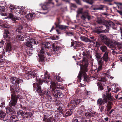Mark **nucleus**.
Returning a JSON list of instances; mask_svg holds the SVG:
<instances>
[{"instance_id":"nucleus-1","label":"nucleus","mask_w":122,"mask_h":122,"mask_svg":"<svg viewBox=\"0 0 122 122\" xmlns=\"http://www.w3.org/2000/svg\"><path fill=\"white\" fill-rule=\"evenodd\" d=\"M82 64L80 65V70L78 75L77 78L80 80H81L82 76L84 77V80L85 81L90 82L91 80H95L96 76H91L87 75L86 72H88V62L87 59L86 58L83 57L82 60Z\"/></svg>"},{"instance_id":"nucleus-2","label":"nucleus","mask_w":122,"mask_h":122,"mask_svg":"<svg viewBox=\"0 0 122 122\" xmlns=\"http://www.w3.org/2000/svg\"><path fill=\"white\" fill-rule=\"evenodd\" d=\"M110 94H102V98L99 99L97 101V105L99 106H103L105 104V103H107L106 107L107 108V111H109L112 108L113 106L112 102L113 101V98H111Z\"/></svg>"},{"instance_id":"nucleus-3","label":"nucleus","mask_w":122,"mask_h":122,"mask_svg":"<svg viewBox=\"0 0 122 122\" xmlns=\"http://www.w3.org/2000/svg\"><path fill=\"white\" fill-rule=\"evenodd\" d=\"M45 81L46 82V80H45L44 79L39 80L37 81V83H34L33 84V86L34 88V90L36 89V92L38 93L39 94L42 96L44 95H46L48 94V91H46L45 89H41V86L43 82H45Z\"/></svg>"},{"instance_id":"nucleus-4","label":"nucleus","mask_w":122,"mask_h":122,"mask_svg":"<svg viewBox=\"0 0 122 122\" xmlns=\"http://www.w3.org/2000/svg\"><path fill=\"white\" fill-rule=\"evenodd\" d=\"M97 22L98 24L103 25L105 27H106L107 30L105 29L104 30V32H107L109 30L110 27H112L114 25L113 23L110 20H105L104 19L101 17H98L97 20Z\"/></svg>"},{"instance_id":"nucleus-5","label":"nucleus","mask_w":122,"mask_h":122,"mask_svg":"<svg viewBox=\"0 0 122 122\" xmlns=\"http://www.w3.org/2000/svg\"><path fill=\"white\" fill-rule=\"evenodd\" d=\"M98 38L100 39L102 42H103L108 47L111 48H115V44L110 39L103 34L99 35Z\"/></svg>"},{"instance_id":"nucleus-6","label":"nucleus","mask_w":122,"mask_h":122,"mask_svg":"<svg viewBox=\"0 0 122 122\" xmlns=\"http://www.w3.org/2000/svg\"><path fill=\"white\" fill-rule=\"evenodd\" d=\"M55 85L54 83L51 84L50 86V91L54 97L56 98H62L63 95L61 91L56 89Z\"/></svg>"},{"instance_id":"nucleus-7","label":"nucleus","mask_w":122,"mask_h":122,"mask_svg":"<svg viewBox=\"0 0 122 122\" xmlns=\"http://www.w3.org/2000/svg\"><path fill=\"white\" fill-rule=\"evenodd\" d=\"M20 96L15 94L11 95L10 101L9 103V106L10 107H15L17 102V100Z\"/></svg>"},{"instance_id":"nucleus-8","label":"nucleus","mask_w":122,"mask_h":122,"mask_svg":"<svg viewBox=\"0 0 122 122\" xmlns=\"http://www.w3.org/2000/svg\"><path fill=\"white\" fill-rule=\"evenodd\" d=\"M83 9L82 8L78 9L77 11V14H81L82 15L81 16V18L83 20H85L86 19H87L88 20H90L91 17L88 13L86 11L83 12Z\"/></svg>"},{"instance_id":"nucleus-9","label":"nucleus","mask_w":122,"mask_h":122,"mask_svg":"<svg viewBox=\"0 0 122 122\" xmlns=\"http://www.w3.org/2000/svg\"><path fill=\"white\" fill-rule=\"evenodd\" d=\"M25 78L28 79H30L31 78H35L36 81L37 82L38 80H41L40 78H39L38 76H37L36 73L34 71H29L28 73H26L25 75Z\"/></svg>"},{"instance_id":"nucleus-10","label":"nucleus","mask_w":122,"mask_h":122,"mask_svg":"<svg viewBox=\"0 0 122 122\" xmlns=\"http://www.w3.org/2000/svg\"><path fill=\"white\" fill-rule=\"evenodd\" d=\"M46 51L44 48L41 47L38 55L39 62H43L44 61V59L46 57Z\"/></svg>"},{"instance_id":"nucleus-11","label":"nucleus","mask_w":122,"mask_h":122,"mask_svg":"<svg viewBox=\"0 0 122 122\" xmlns=\"http://www.w3.org/2000/svg\"><path fill=\"white\" fill-rule=\"evenodd\" d=\"M10 81L14 85H19L20 84L22 83L23 80L19 78L15 77H11L10 79Z\"/></svg>"},{"instance_id":"nucleus-12","label":"nucleus","mask_w":122,"mask_h":122,"mask_svg":"<svg viewBox=\"0 0 122 122\" xmlns=\"http://www.w3.org/2000/svg\"><path fill=\"white\" fill-rule=\"evenodd\" d=\"M96 46L98 48H99L100 46V49L102 52L105 53L106 52H107V48L104 45H102V42L101 41H96Z\"/></svg>"},{"instance_id":"nucleus-13","label":"nucleus","mask_w":122,"mask_h":122,"mask_svg":"<svg viewBox=\"0 0 122 122\" xmlns=\"http://www.w3.org/2000/svg\"><path fill=\"white\" fill-rule=\"evenodd\" d=\"M10 88L11 91L15 92L18 93L21 91L19 87V85L13 86L10 85Z\"/></svg>"},{"instance_id":"nucleus-14","label":"nucleus","mask_w":122,"mask_h":122,"mask_svg":"<svg viewBox=\"0 0 122 122\" xmlns=\"http://www.w3.org/2000/svg\"><path fill=\"white\" fill-rule=\"evenodd\" d=\"M0 116L1 120H3L4 121H5L9 119V117L8 115L1 110L0 112Z\"/></svg>"},{"instance_id":"nucleus-15","label":"nucleus","mask_w":122,"mask_h":122,"mask_svg":"<svg viewBox=\"0 0 122 122\" xmlns=\"http://www.w3.org/2000/svg\"><path fill=\"white\" fill-rule=\"evenodd\" d=\"M25 112L22 110H18L17 113V118L19 120H21L23 119Z\"/></svg>"},{"instance_id":"nucleus-16","label":"nucleus","mask_w":122,"mask_h":122,"mask_svg":"<svg viewBox=\"0 0 122 122\" xmlns=\"http://www.w3.org/2000/svg\"><path fill=\"white\" fill-rule=\"evenodd\" d=\"M57 19L58 21V22L57 23H55V25L56 26V27H58L61 30H65L68 27V26L63 25H59L60 23L59 19L58 18H57Z\"/></svg>"},{"instance_id":"nucleus-17","label":"nucleus","mask_w":122,"mask_h":122,"mask_svg":"<svg viewBox=\"0 0 122 122\" xmlns=\"http://www.w3.org/2000/svg\"><path fill=\"white\" fill-rule=\"evenodd\" d=\"M95 113L96 112L93 111L87 112L85 113V116L86 118H91L95 116Z\"/></svg>"},{"instance_id":"nucleus-18","label":"nucleus","mask_w":122,"mask_h":122,"mask_svg":"<svg viewBox=\"0 0 122 122\" xmlns=\"http://www.w3.org/2000/svg\"><path fill=\"white\" fill-rule=\"evenodd\" d=\"M105 28L103 26H100L96 28L94 30L95 32L99 34L102 32Z\"/></svg>"},{"instance_id":"nucleus-19","label":"nucleus","mask_w":122,"mask_h":122,"mask_svg":"<svg viewBox=\"0 0 122 122\" xmlns=\"http://www.w3.org/2000/svg\"><path fill=\"white\" fill-rule=\"evenodd\" d=\"M76 102L75 100H72L71 101L70 103H68V106L69 108L73 109L77 106Z\"/></svg>"},{"instance_id":"nucleus-20","label":"nucleus","mask_w":122,"mask_h":122,"mask_svg":"<svg viewBox=\"0 0 122 122\" xmlns=\"http://www.w3.org/2000/svg\"><path fill=\"white\" fill-rule=\"evenodd\" d=\"M33 114L31 112H26L25 113L24 116H23V118H26L29 119L32 118L33 117Z\"/></svg>"},{"instance_id":"nucleus-21","label":"nucleus","mask_w":122,"mask_h":122,"mask_svg":"<svg viewBox=\"0 0 122 122\" xmlns=\"http://www.w3.org/2000/svg\"><path fill=\"white\" fill-rule=\"evenodd\" d=\"M104 8V5H96L92 6L93 9L94 10H103Z\"/></svg>"},{"instance_id":"nucleus-22","label":"nucleus","mask_w":122,"mask_h":122,"mask_svg":"<svg viewBox=\"0 0 122 122\" xmlns=\"http://www.w3.org/2000/svg\"><path fill=\"white\" fill-rule=\"evenodd\" d=\"M73 110L72 109H71L67 111L65 114H63V116L65 117H67L68 116H71L73 113Z\"/></svg>"},{"instance_id":"nucleus-23","label":"nucleus","mask_w":122,"mask_h":122,"mask_svg":"<svg viewBox=\"0 0 122 122\" xmlns=\"http://www.w3.org/2000/svg\"><path fill=\"white\" fill-rule=\"evenodd\" d=\"M52 48L53 49V51H52V54H56V51H57L59 50L60 48V47L58 46L55 45V44H53L52 45Z\"/></svg>"},{"instance_id":"nucleus-24","label":"nucleus","mask_w":122,"mask_h":122,"mask_svg":"<svg viewBox=\"0 0 122 122\" xmlns=\"http://www.w3.org/2000/svg\"><path fill=\"white\" fill-rule=\"evenodd\" d=\"M102 58L105 62H107L108 61L109 58L108 56V52H106L103 54Z\"/></svg>"},{"instance_id":"nucleus-25","label":"nucleus","mask_w":122,"mask_h":122,"mask_svg":"<svg viewBox=\"0 0 122 122\" xmlns=\"http://www.w3.org/2000/svg\"><path fill=\"white\" fill-rule=\"evenodd\" d=\"M43 120L45 122H53V121L54 122L55 121V120L51 117H44Z\"/></svg>"},{"instance_id":"nucleus-26","label":"nucleus","mask_w":122,"mask_h":122,"mask_svg":"<svg viewBox=\"0 0 122 122\" xmlns=\"http://www.w3.org/2000/svg\"><path fill=\"white\" fill-rule=\"evenodd\" d=\"M53 83H54L55 85H56L55 86H56L55 87H56V89H63L64 88V87L60 85L59 84H58L57 82L52 81L51 82V84H52Z\"/></svg>"},{"instance_id":"nucleus-27","label":"nucleus","mask_w":122,"mask_h":122,"mask_svg":"<svg viewBox=\"0 0 122 122\" xmlns=\"http://www.w3.org/2000/svg\"><path fill=\"white\" fill-rule=\"evenodd\" d=\"M5 8L3 6H0V12L1 15L2 16H5L6 15L5 12Z\"/></svg>"},{"instance_id":"nucleus-28","label":"nucleus","mask_w":122,"mask_h":122,"mask_svg":"<svg viewBox=\"0 0 122 122\" xmlns=\"http://www.w3.org/2000/svg\"><path fill=\"white\" fill-rule=\"evenodd\" d=\"M35 16V14L34 13H29L26 15V17L28 19H33Z\"/></svg>"},{"instance_id":"nucleus-29","label":"nucleus","mask_w":122,"mask_h":122,"mask_svg":"<svg viewBox=\"0 0 122 122\" xmlns=\"http://www.w3.org/2000/svg\"><path fill=\"white\" fill-rule=\"evenodd\" d=\"M80 39L82 41L86 42H89L90 43L92 42V40L91 41L90 39H89L88 38H87L84 36H81L80 37Z\"/></svg>"},{"instance_id":"nucleus-30","label":"nucleus","mask_w":122,"mask_h":122,"mask_svg":"<svg viewBox=\"0 0 122 122\" xmlns=\"http://www.w3.org/2000/svg\"><path fill=\"white\" fill-rule=\"evenodd\" d=\"M10 34L8 30H6L4 32V33L3 35L4 38H7L8 39V41H10V36L8 35V34Z\"/></svg>"},{"instance_id":"nucleus-31","label":"nucleus","mask_w":122,"mask_h":122,"mask_svg":"<svg viewBox=\"0 0 122 122\" xmlns=\"http://www.w3.org/2000/svg\"><path fill=\"white\" fill-rule=\"evenodd\" d=\"M12 48L11 45L10 43H7L6 45V50L7 52L11 51Z\"/></svg>"},{"instance_id":"nucleus-32","label":"nucleus","mask_w":122,"mask_h":122,"mask_svg":"<svg viewBox=\"0 0 122 122\" xmlns=\"http://www.w3.org/2000/svg\"><path fill=\"white\" fill-rule=\"evenodd\" d=\"M23 29V27L21 25L19 26L17 28L16 31L17 33L18 32V33L20 34L22 33V30Z\"/></svg>"},{"instance_id":"nucleus-33","label":"nucleus","mask_w":122,"mask_h":122,"mask_svg":"<svg viewBox=\"0 0 122 122\" xmlns=\"http://www.w3.org/2000/svg\"><path fill=\"white\" fill-rule=\"evenodd\" d=\"M14 108L10 107H8L6 108V109L10 112V113L12 114H15V112L14 109L13 108Z\"/></svg>"},{"instance_id":"nucleus-34","label":"nucleus","mask_w":122,"mask_h":122,"mask_svg":"<svg viewBox=\"0 0 122 122\" xmlns=\"http://www.w3.org/2000/svg\"><path fill=\"white\" fill-rule=\"evenodd\" d=\"M97 85L98 86V89L99 91H102L103 90V87L102 83L98 82L97 83Z\"/></svg>"},{"instance_id":"nucleus-35","label":"nucleus","mask_w":122,"mask_h":122,"mask_svg":"<svg viewBox=\"0 0 122 122\" xmlns=\"http://www.w3.org/2000/svg\"><path fill=\"white\" fill-rule=\"evenodd\" d=\"M16 38L18 41H23L24 39V37L20 35H18Z\"/></svg>"},{"instance_id":"nucleus-36","label":"nucleus","mask_w":122,"mask_h":122,"mask_svg":"<svg viewBox=\"0 0 122 122\" xmlns=\"http://www.w3.org/2000/svg\"><path fill=\"white\" fill-rule=\"evenodd\" d=\"M75 45L74 47L76 49L77 47H80L82 46L80 42H78L77 41H76L75 42Z\"/></svg>"},{"instance_id":"nucleus-37","label":"nucleus","mask_w":122,"mask_h":122,"mask_svg":"<svg viewBox=\"0 0 122 122\" xmlns=\"http://www.w3.org/2000/svg\"><path fill=\"white\" fill-rule=\"evenodd\" d=\"M0 26L2 27H6V25L4 21H0Z\"/></svg>"},{"instance_id":"nucleus-38","label":"nucleus","mask_w":122,"mask_h":122,"mask_svg":"<svg viewBox=\"0 0 122 122\" xmlns=\"http://www.w3.org/2000/svg\"><path fill=\"white\" fill-rule=\"evenodd\" d=\"M57 110L58 112L62 114L63 115V114L64 113L63 112V109L62 108L61 106H59L57 109Z\"/></svg>"},{"instance_id":"nucleus-39","label":"nucleus","mask_w":122,"mask_h":122,"mask_svg":"<svg viewBox=\"0 0 122 122\" xmlns=\"http://www.w3.org/2000/svg\"><path fill=\"white\" fill-rule=\"evenodd\" d=\"M27 10L22 9L21 11L19 13H20V14L23 15H24L26 14L27 13Z\"/></svg>"},{"instance_id":"nucleus-40","label":"nucleus","mask_w":122,"mask_h":122,"mask_svg":"<svg viewBox=\"0 0 122 122\" xmlns=\"http://www.w3.org/2000/svg\"><path fill=\"white\" fill-rule=\"evenodd\" d=\"M99 66H102L103 63V61L102 60V58L97 60Z\"/></svg>"},{"instance_id":"nucleus-41","label":"nucleus","mask_w":122,"mask_h":122,"mask_svg":"<svg viewBox=\"0 0 122 122\" xmlns=\"http://www.w3.org/2000/svg\"><path fill=\"white\" fill-rule=\"evenodd\" d=\"M115 43V45H117V46L118 47V48L119 49H120L121 48H122V43H116L115 42H113Z\"/></svg>"},{"instance_id":"nucleus-42","label":"nucleus","mask_w":122,"mask_h":122,"mask_svg":"<svg viewBox=\"0 0 122 122\" xmlns=\"http://www.w3.org/2000/svg\"><path fill=\"white\" fill-rule=\"evenodd\" d=\"M107 88L108 89V91H106V93H105V95H106L107 94H110L111 95V98H113L112 97H113L111 95V94L110 93H109L111 91V88L110 87H109V86H107Z\"/></svg>"},{"instance_id":"nucleus-43","label":"nucleus","mask_w":122,"mask_h":122,"mask_svg":"<svg viewBox=\"0 0 122 122\" xmlns=\"http://www.w3.org/2000/svg\"><path fill=\"white\" fill-rule=\"evenodd\" d=\"M101 54L99 53L96 52L95 53V56L96 57V58L98 59L101 58Z\"/></svg>"},{"instance_id":"nucleus-44","label":"nucleus","mask_w":122,"mask_h":122,"mask_svg":"<svg viewBox=\"0 0 122 122\" xmlns=\"http://www.w3.org/2000/svg\"><path fill=\"white\" fill-rule=\"evenodd\" d=\"M51 45L49 42H47L45 44V47L47 48H51Z\"/></svg>"},{"instance_id":"nucleus-45","label":"nucleus","mask_w":122,"mask_h":122,"mask_svg":"<svg viewBox=\"0 0 122 122\" xmlns=\"http://www.w3.org/2000/svg\"><path fill=\"white\" fill-rule=\"evenodd\" d=\"M25 45L27 47H31L32 48V45L31 43L29 41H28L25 44Z\"/></svg>"},{"instance_id":"nucleus-46","label":"nucleus","mask_w":122,"mask_h":122,"mask_svg":"<svg viewBox=\"0 0 122 122\" xmlns=\"http://www.w3.org/2000/svg\"><path fill=\"white\" fill-rule=\"evenodd\" d=\"M50 93V92L48 91V95H46V96L47 97V98L48 99V100L50 101H51L52 97L49 94Z\"/></svg>"},{"instance_id":"nucleus-47","label":"nucleus","mask_w":122,"mask_h":122,"mask_svg":"<svg viewBox=\"0 0 122 122\" xmlns=\"http://www.w3.org/2000/svg\"><path fill=\"white\" fill-rule=\"evenodd\" d=\"M107 80L106 79L105 77H103V78H101V80H100V83H102V84H104L103 83V82H104L105 83V82H106Z\"/></svg>"},{"instance_id":"nucleus-48","label":"nucleus","mask_w":122,"mask_h":122,"mask_svg":"<svg viewBox=\"0 0 122 122\" xmlns=\"http://www.w3.org/2000/svg\"><path fill=\"white\" fill-rule=\"evenodd\" d=\"M56 79L58 81L60 82L62 81V79L61 78L60 76H57L56 77Z\"/></svg>"},{"instance_id":"nucleus-49","label":"nucleus","mask_w":122,"mask_h":122,"mask_svg":"<svg viewBox=\"0 0 122 122\" xmlns=\"http://www.w3.org/2000/svg\"><path fill=\"white\" fill-rule=\"evenodd\" d=\"M9 8L10 9L13 10H16V9H17V8L16 7H15L14 6L12 5H10Z\"/></svg>"},{"instance_id":"nucleus-50","label":"nucleus","mask_w":122,"mask_h":122,"mask_svg":"<svg viewBox=\"0 0 122 122\" xmlns=\"http://www.w3.org/2000/svg\"><path fill=\"white\" fill-rule=\"evenodd\" d=\"M66 35L70 36H71L74 35L73 33L70 31L66 32Z\"/></svg>"},{"instance_id":"nucleus-51","label":"nucleus","mask_w":122,"mask_h":122,"mask_svg":"<svg viewBox=\"0 0 122 122\" xmlns=\"http://www.w3.org/2000/svg\"><path fill=\"white\" fill-rule=\"evenodd\" d=\"M86 2L89 4L92 5L93 3V0H85Z\"/></svg>"},{"instance_id":"nucleus-52","label":"nucleus","mask_w":122,"mask_h":122,"mask_svg":"<svg viewBox=\"0 0 122 122\" xmlns=\"http://www.w3.org/2000/svg\"><path fill=\"white\" fill-rule=\"evenodd\" d=\"M5 101H2L1 102V105L0 106V107L1 108H3L5 107Z\"/></svg>"},{"instance_id":"nucleus-53","label":"nucleus","mask_w":122,"mask_h":122,"mask_svg":"<svg viewBox=\"0 0 122 122\" xmlns=\"http://www.w3.org/2000/svg\"><path fill=\"white\" fill-rule=\"evenodd\" d=\"M79 110L83 112L85 110V107L84 105H82L79 108Z\"/></svg>"},{"instance_id":"nucleus-54","label":"nucleus","mask_w":122,"mask_h":122,"mask_svg":"<svg viewBox=\"0 0 122 122\" xmlns=\"http://www.w3.org/2000/svg\"><path fill=\"white\" fill-rule=\"evenodd\" d=\"M102 66H99V67L96 70V71H97V72H98L102 69Z\"/></svg>"},{"instance_id":"nucleus-55","label":"nucleus","mask_w":122,"mask_h":122,"mask_svg":"<svg viewBox=\"0 0 122 122\" xmlns=\"http://www.w3.org/2000/svg\"><path fill=\"white\" fill-rule=\"evenodd\" d=\"M114 111V109H112L110 111V110L108 112L107 111V114L108 116H109L112 113V112H113Z\"/></svg>"},{"instance_id":"nucleus-56","label":"nucleus","mask_w":122,"mask_h":122,"mask_svg":"<svg viewBox=\"0 0 122 122\" xmlns=\"http://www.w3.org/2000/svg\"><path fill=\"white\" fill-rule=\"evenodd\" d=\"M18 8H17V9H16V10H16V12L15 13H19V14H20V12L21 11V9H19V6H18Z\"/></svg>"},{"instance_id":"nucleus-57","label":"nucleus","mask_w":122,"mask_h":122,"mask_svg":"<svg viewBox=\"0 0 122 122\" xmlns=\"http://www.w3.org/2000/svg\"><path fill=\"white\" fill-rule=\"evenodd\" d=\"M61 116V115L60 113H58L55 115L54 117L56 118H58L59 117H60Z\"/></svg>"},{"instance_id":"nucleus-58","label":"nucleus","mask_w":122,"mask_h":122,"mask_svg":"<svg viewBox=\"0 0 122 122\" xmlns=\"http://www.w3.org/2000/svg\"><path fill=\"white\" fill-rule=\"evenodd\" d=\"M76 102L77 105H78L81 101V99H77L75 100Z\"/></svg>"},{"instance_id":"nucleus-59","label":"nucleus","mask_w":122,"mask_h":122,"mask_svg":"<svg viewBox=\"0 0 122 122\" xmlns=\"http://www.w3.org/2000/svg\"><path fill=\"white\" fill-rule=\"evenodd\" d=\"M41 76L43 79H47V78H48L46 75L45 74H44V76L41 75Z\"/></svg>"},{"instance_id":"nucleus-60","label":"nucleus","mask_w":122,"mask_h":122,"mask_svg":"<svg viewBox=\"0 0 122 122\" xmlns=\"http://www.w3.org/2000/svg\"><path fill=\"white\" fill-rule=\"evenodd\" d=\"M30 42L31 43L32 45L33 44H34V45L37 44L36 42L34 40H32L30 41Z\"/></svg>"},{"instance_id":"nucleus-61","label":"nucleus","mask_w":122,"mask_h":122,"mask_svg":"<svg viewBox=\"0 0 122 122\" xmlns=\"http://www.w3.org/2000/svg\"><path fill=\"white\" fill-rule=\"evenodd\" d=\"M20 107L23 110H27V108L25 107L24 106H23L21 104H20Z\"/></svg>"},{"instance_id":"nucleus-62","label":"nucleus","mask_w":122,"mask_h":122,"mask_svg":"<svg viewBox=\"0 0 122 122\" xmlns=\"http://www.w3.org/2000/svg\"><path fill=\"white\" fill-rule=\"evenodd\" d=\"M90 40H92L93 41L92 42H91V43H93V41L95 39H94V37L93 36H91L90 37Z\"/></svg>"},{"instance_id":"nucleus-63","label":"nucleus","mask_w":122,"mask_h":122,"mask_svg":"<svg viewBox=\"0 0 122 122\" xmlns=\"http://www.w3.org/2000/svg\"><path fill=\"white\" fill-rule=\"evenodd\" d=\"M114 3L116 4L117 5H121V6L120 7V8L121 9H122V4L120 3H118V2H115Z\"/></svg>"},{"instance_id":"nucleus-64","label":"nucleus","mask_w":122,"mask_h":122,"mask_svg":"<svg viewBox=\"0 0 122 122\" xmlns=\"http://www.w3.org/2000/svg\"><path fill=\"white\" fill-rule=\"evenodd\" d=\"M104 106H101L100 108V111L102 112L104 111Z\"/></svg>"}]
</instances>
